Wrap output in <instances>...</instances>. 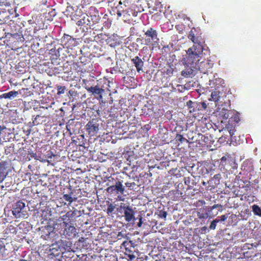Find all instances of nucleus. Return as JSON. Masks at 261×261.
Returning a JSON list of instances; mask_svg holds the SVG:
<instances>
[{"instance_id":"nucleus-7","label":"nucleus","mask_w":261,"mask_h":261,"mask_svg":"<svg viewBox=\"0 0 261 261\" xmlns=\"http://www.w3.org/2000/svg\"><path fill=\"white\" fill-rule=\"evenodd\" d=\"M87 90L90 92H92L93 94L99 95L100 98H102V96L101 94L104 91L103 89L100 88L99 87L97 86L95 87H91L89 88Z\"/></svg>"},{"instance_id":"nucleus-20","label":"nucleus","mask_w":261,"mask_h":261,"mask_svg":"<svg viewBox=\"0 0 261 261\" xmlns=\"http://www.w3.org/2000/svg\"><path fill=\"white\" fill-rule=\"evenodd\" d=\"M117 237H123V233L121 232H119L117 235Z\"/></svg>"},{"instance_id":"nucleus-3","label":"nucleus","mask_w":261,"mask_h":261,"mask_svg":"<svg viewBox=\"0 0 261 261\" xmlns=\"http://www.w3.org/2000/svg\"><path fill=\"white\" fill-rule=\"evenodd\" d=\"M132 61L135 64L138 72H144L142 69L144 63L140 58H139L138 57H135L132 60Z\"/></svg>"},{"instance_id":"nucleus-26","label":"nucleus","mask_w":261,"mask_h":261,"mask_svg":"<svg viewBox=\"0 0 261 261\" xmlns=\"http://www.w3.org/2000/svg\"><path fill=\"white\" fill-rule=\"evenodd\" d=\"M64 223L65 224V226L67 227L68 224L67 223L64 222Z\"/></svg>"},{"instance_id":"nucleus-14","label":"nucleus","mask_w":261,"mask_h":261,"mask_svg":"<svg viewBox=\"0 0 261 261\" xmlns=\"http://www.w3.org/2000/svg\"><path fill=\"white\" fill-rule=\"evenodd\" d=\"M5 251V245L2 241H0V252L3 253Z\"/></svg>"},{"instance_id":"nucleus-1","label":"nucleus","mask_w":261,"mask_h":261,"mask_svg":"<svg viewBox=\"0 0 261 261\" xmlns=\"http://www.w3.org/2000/svg\"><path fill=\"white\" fill-rule=\"evenodd\" d=\"M12 213L16 218H27L28 213L25 208V204L21 201L15 203L13 207Z\"/></svg>"},{"instance_id":"nucleus-18","label":"nucleus","mask_w":261,"mask_h":261,"mask_svg":"<svg viewBox=\"0 0 261 261\" xmlns=\"http://www.w3.org/2000/svg\"><path fill=\"white\" fill-rule=\"evenodd\" d=\"M75 229V227L73 226H69L68 227V230L70 231L71 232L74 231V230Z\"/></svg>"},{"instance_id":"nucleus-28","label":"nucleus","mask_w":261,"mask_h":261,"mask_svg":"<svg viewBox=\"0 0 261 261\" xmlns=\"http://www.w3.org/2000/svg\"><path fill=\"white\" fill-rule=\"evenodd\" d=\"M67 129L69 131V129L68 128V126H67Z\"/></svg>"},{"instance_id":"nucleus-16","label":"nucleus","mask_w":261,"mask_h":261,"mask_svg":"<svg viewBox=\"0 0 261 261\" xmlns=\"http://www.w3.org/2000/svg\"><path fill=\"white\" fill-rule=\"evenodd\" d=\"M73 11V7L71 6H68L67 7L66 11L70 13H72Z\"/></svg>"},{"instance_id":"nucleus-15","label":"nucleus","mask_w":261,"mask_h":261,"mask_svg":"<svg viewBox=\"0 0 261 261\" xmlns=\"http://www.w3.org/2000/svg\"><path fill=\"white\" fill-rule=\"evenodd\" d=\"M115 190V186H110L107 189L108 192H112L113 191Z\"/></svg>"},{"instance_id":"nucleus-19","label":"nucleus","mask_w":261,"mask_h":261,"mask_svg":"<svg viewBox=\"0 0 261 261\" xmlns=\"http://www.w3.org/2000/svg\"><path fill=\"white\" fill-rule=\"evenodd\" d=\"M142 217H140V218L139 219V222L138 223V226L139 227H141L142 226Z\"/></svg>"},{"instance_id":"nucleus-23","label":"nucleus","mask_w":261,"mask_h":261,"mask_svg":"<svg viewBox=\"0 0 261 261\" xmlns=\"http://www.w3.org/2000/svg\"><path fill=\"white\" fill-rule=\"evenodd\" d=\"M129 243H130L131 244V245H133L134 244V243H133V242L132 241H129Z\"/></svg>"},{"instance_id":"nucleus-24","label":"nucleus","mask_w":261,"mask_h":261,"mask_svg":"<svg viewBox=\"0 0 261 261\" xmlns=\"http://www.w3.org/2000/svg\"><path fill=\"white\" fill-rule=\"evenodd\" d=\"M120 207H121V208H123V210H124V207H126V206H122V205H121Z\"/></svg>"},{"instance_id":"nucleus-11","label":"nucleus","mask_w":261,"mask_h":261,"mask_svg":"<svg viewBox=\"0 0 261 261\" xmlns=\"http://www.w3.org/2000/svg\"><path fill=\"white\" fill-rule=\"evenodd\" d=\"M115 208V205H113L112 204H110V205H109L108 207L107 213L109 214L110 213H112L114 210Z\"/></svg>"},{"instance_id":"nucleus-13","label":"nucleus","mask_w":261,"mask_h":261,"mask_svg":"<svg viewBox=\"0 0 261 261\" xmlns=\"http://www.w3.org/2000/svg\"><path fill=\"white\" fill-rule=\"evenodd\" d=\"M159 216L161 218L165 219L167 217V212L165 211H160L159 212Z\"/></svg>"},{"instance_id":"nucleus-6","label":"nucleus","mask_w":261,"mask_h":261,"mask_svg":"<svg viewBox=\"0 0 261 261\" xmlns=\"http://www.w3.org/2000/svg\"><path fill=\"white\" fill-rule=\"evenodd\" d=\"M18 94V92L16 91H11L7 93H4L1 95H0L1 98H9L10 99H12L16 97Z\"/></svg>"},{"instance_id":"nucleus-4","label":"nucleus","mask_w":261,"mask_h":261,"mask_svg":"<svg viewBox=\"0 0 261 261\" xmlns=\"http://www.w3.org/2000/svg\"><path fill=\"white\" fill-rule=\"evenodd\" d=\"M98 124L96 123H94L93 121L89 122L86 126L87 129L89 133L97 132L99 130Z\"/></svg>"},{"instance_id":"nucleus-21","label":"nucleus","mask_w":261,"mask_h":261,"mask_svg":"<svg viewBox=\"0 0 261 261\" xmlns=\"http://www.w3.org/2000/svg\"><path fill=\"white\" fill-rule=\"evenodd\" d=\"M128 256L130 258V259H133V258H134L135 257V255H129Z\"/></svg>"},{"instance_id":"nucleus-12","label":"nucleus","mask_w":261,"mask_h":261,"mask_svg":"<svg viewBox=\"0 0 261 261\" xmlns=\"http://www.w3.org/2000/svg\"><path fill=\"white\" fill-rule=\"evenodd\" d=\"M65 87H62V86H59L58 87V94H63L65 92Z\"/></svg>"},{"instance_id":"nucleus-25","label":"nucleus","mask_w":261,"mask_h":261,"mask_svg":"<svg viewBox=\"0 0 261 261\" xmlns=\"http://www.w3.org/2000/svg\"><path fill=\"white\" fill-rule=\"evenodd\" d=\"M126 243H127V242L125 241V242H124L123 243V245H125V244Z\"/></svg>"},{"instance_id":"nucleus-2","label":"nucleus","mask_w":261,"mask_h":261,"mask_svg":"<svg viewBox=\"0 0 261 261\" xmlns=\"http://www.w3.org/2000/svg\"><path fill=\"white\" fill-rule=\"evenodd\" d=\"M124 217L127 222H129L134 219V212L130 206L128 205L126 207H124Z\"/></svg>"},{"instance_id":"nucleus-8","label":"nucleus","mask_w":261,"mask_h":261,"mask_svg":"<svg viewBox=\"0 0 261 261\" xmlns=\"http://www.w3.org/2000/svg\"><path fill=\"white\" fill-rule=\"evenodd\" d=\"M115 187V190H117L118 192H120L121 194L123 193L124 190V188L120 181H117L116 182Z\"/></svg>"},{"instance_id":"nucleus-9","label":"nucleus","mask_w":261,"mask_h":261,"mask_svg":"<svg viewBox=\"0 0 261 261\" xmlns=\"http://www.w3.org/2000/svg\"><path fill=\"white\" fill-rule=\"evenodd\" d=\"M63 198L69 202V204L70 205L72 201H73V198L68 194H64L63 195Z\"/></svg>"},{"instance_id":"nucleus-10","label":"nucleus","mask_w":261,"mask_h":261,"mask_svg":"<svg viewBox=\"0 0 261 261\" xmlns=\"http://www.w3.org/2000/svg\"><path fill=\"white\" fill-rule=\"evenodd\" d=\"M88 21V19L86 20V16H84L83 18L80 20L77 21V24L79 25H82L83 24L87 23V22Z\"/></svg>"},{"instance_id":"nucleus-5","label":"nucleus","mask_w":261,"mask_h":261,"mask_svg":"<svg viewBox=\"0 0 261 261\" xmlns=\"http://www.w3.org/2000/svg\"><path fill=\"white\" fill-rule=\"evenodd\" d=\"M145 35L146 37H150L151 40L154 42L156 41V40H158L156 32L152 28L147 30L145 33Z\"/></svg>"},{"instance_id":"nucleus-22","label":"nucleus","mask_w":261,"mask_h":261,"mask_svg":"<svg viewBox=\"0 0 261 261\" xmlns=\"http://www.w3.org/2000/svg\"><path fill=\"white\" fill-rule=\"evenodd\" d=\"M117 14L118 17H120L121 16V13L120 11H118Z\"/></svg>"},{"instance_id":"nucleus-17","label":"nucleus","mask_w":261,"mask_h":261,"mask_svg":"<svg viewBox=\"0 0 261 261\" xmlns=\"http://www.w3.org/2000/svg\"><path fill=\"white\" fill-rule=\"evenodd\" d=\"M151 39L150 38H146L145 39V44L146 45H148L151 42Z\"/></svg>"},{"instance_id":"nucleus-27","label":"nucleus","mask_w":261,"mask_h":261,"mask_svg":"<svg viewBox=\"0 0 261 261\" xmlns=\"http://www.w3.org/2000/svg\"><path fill=\"white\" fill-rule=\"evenodd\" d=\"M65 217H67V216H66V215H64V216H63V218Z\"/></svg>"}]
</instances>
